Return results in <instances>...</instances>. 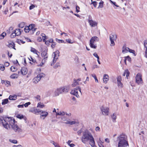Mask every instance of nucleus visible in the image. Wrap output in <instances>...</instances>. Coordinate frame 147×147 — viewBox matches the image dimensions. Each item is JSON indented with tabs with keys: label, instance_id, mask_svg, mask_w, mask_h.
<instances>
[{
	"label": "nucleus",
	"instance_id": "1",
	"mask_svg": "<svg viewBox=\"0 0 147 147\" xmlns=\"http://www.w3.org/2000/svg\"><path fill=\"white\" fill-rule=\"evenodd\" d=\"M82 142L86 144L88 141L92 146L94 145L95 142L94 138L91 133L88 129H85L82 132V135L81 138Z\"/></svg>",
	"mask_w": 147,
	"mask_h": 147
},
{
	"label": "nucleus",
	"instance_id": "2",
	"mask_svg": "<svg viewBox=\"0 0 147 147\" xmlns=\"http://www.w3.org/2000/svg\"><path fill=\"white\" fill-rule=\"evenodd\" d=\"M119 140L118 147H126L129 146L127 136L125 134H120L117 138Z\"/></svg>",
	"mask_w": 147,
	"mask_h": 147
},
{
	"label": "nucleus",
	"instance_id": "3",
	"mask_svg": "<svg viewBox=\"0 0 147 147\" xmlns=\"http://www.w3.org/2000/svg\"><path fill=\"white\" fill-rule=\"evenodd\" d=\"M10 120H9V121H8V124L9 127H8L7 129L10 128L11 127H12L13 129L16 131L18 132H20L22 131V129H20L17 125L14 124L15 120L14 119H12V118L10 117Z\"/></svg>",
	"mask_w": 147,
	"mask_h": 147
},
{
	"label": "nucleus",
	"instance_id": "4",
	"mask_svg": "<svg viewBox=\"0 0 147 147\" xmlns=\"http://www.w3.org/2000/svg\"><path fill=\"white\" fill-rule=\"evenodd\" d=\"M10 119V117H5L3 118V119H2L0 118V125L1 123L3 125V127L5 128H7L9 127L8 125V122Z\"/></svg>",
	"mask_w": 147,
	"mask_h": 147
},
{
	"label": "nucleus",
	"instance_id": "5",
	"mask_svg": "<svg viewBox=\"0 0 147 147\" xmlns=\"http://www.w3.org/2000/svg\"><path fill=\"white\" fill-rule=\"evenodd\" d=\"M59 53L60 52L58 50H57L55 52H54L53 53L52 56H53L54 57L52 62L51 64V66L54 65V63L56 62L57 59H58Z\"/></svg>",
	"mask_w": 147,
	"mask_h": 147
},
{
	"label": "nucleus",
	"instance_id": "6",
	"mask_svg": "<svg viewBox=\"0 0 147 147\" xmlns=\"http://www.w3.org/2000/svg\"><path fill=\"white\" fill-rule=\"evenodd\" d=\"M78 90L81 93V88L79 86H78L76 87V88H74L71 91V94L78 97L79 96L78 92Z\"/></svg>",
	"mask_w": 147,
	"mask_h": 147
},
{
	"label": "nucleus",
	"instance_id": "7",
	"mask_svg": "<svg viewBox=\"0 0 147 147\" xmlns=\"http://www.w3.org/2000/svg\"><path fill=\"white\" fill-rule=\"evenodd\" d=\"M136 82L138 84H142L143 80L142 78L141 75L139 73H138L135 77Z\"/></svg>",
	"mask_w": 147,
	"mask_h": 147
},
{
	"label": "nucleus",
	"instance_id": "8",
	"mask_svg": "<svg viewBox=\"0 0 147 147\" xmlns=\"http://www.w3.org/2000/svg\"><path fill=\"white\" fill-rule=\"evenodd\" d=\"M100 110L104 115H108L109 113V108L108 107L102 106L100 108Z\"/></svg>",
	"mask_w": 147,
	"mask_h": 147
},
{
	"label": "nucleus",
	"instance_id": "9",
	"mask_svg": "<svg viewBox=\"0 0 147 147\" xmlns=\"http://www.w3.org/2000/svg\"><path fill=\"white\" fill-rule=\"evenodd\" d=\"M29 112L33 113L34 114L38 115L41 112V110L33 108L29 110Z\"/></svg>",
	"mask_w": 147,
	"mask_h": 147
},
{
	"label": "nucleus",
	"instance_id": "10",
	"mask_svg": "<svg viewBox=\"0 0 147 147\" xmlns=\"http://www.w3.org/2000/svg\"><path fill=\"white\" fill-rule=\"evenodd\" d=\"M41 55L43 57H44L43 59L42 60V61H43L44 60L45 61L47 59L48 57V55H47V51L45 50L42 51V52L41 53Z\"/></svg>",
	"mask_w": 147,
	"mask_h": 147
},
{
	"label": "nucleus",
	"instance_id": "11",
	"mask_svg": "<svg viewBox=\"0 0 147 147\" xmlns=\"http://www.w3.org/2000/svg\"><path fill=\"white\" fill-rule=\"evenodd\" d=\"M60 88L61 90H62V93H67L69 90L70 88L69 86H65L61 88Z\"/></svg>",
	"mask_w": 147,
	"mask_h": 147
},
{
	"label": "nucleus",
	"instance_id": "12",
	"mask_svg": "<svg viewBox=\"0 0 147 147\" xmlns=\"http://www.w3.org/2000/svg\"><path fill=\"white\" fill-rule=\"evenodd\" d=\"M98 41V37L94 36L92 37L90 40V42L94 43L96 42H97Z\"/></svg>",
	"mask_w": 147,
	"mask_h": 147
},
{
	"label": "nucleus",
	"instance_id": "13",
	"mask_svg": "<svg viewBox=\"0 0 147 147\" xmlns=\"http://www.w3.org/2000/svg\"><path fill=\"white\" fill-rule=\"evenodd\" d=\"M144 48H145V51L144 56L145 57L147 58V40H144Z\"/></svg>",
	"mask_w": 147,
	"mask_h": 147
},
{
	"label": "nucleus",
	"instance_id": "14",
	"mask_svg": "<svg viewBox=\"0 0 147 147\" xmlns=\"http://www.w3.org/2000/svg\"><path fill=\"white\" fill-rule=\"evenodd\" d=\"M28 69L25 67H23L21 70V72L22 74L23 75H26L28 73Z\"/></svg>",
	"mask_w": 147,
	"mask_h": 147
},
{
	"label": "nucleus",
	"instance_id": "15",
	"mask_svg": "<svg viewBox=\"0 0 147 147\" xmlns=\"http://www.w3.org/2000/svg\"><path fill=\"white\" fill-rule=\"evenodd\" d=\"M42 114H40V117L41 118L42 117H44L43 118V119H44L48 115V114L47 112L45 111H43L41 110V112H40Z\"/></svg>",
	"mask_w": 147,
	"mask_h": 147
},
{
	"label": "nucleus",
	"instance_id": "16",
	"mask_svg": "<svg viewBox=\"0 0 147 147\" xmlns=\"http://www.w3.org/2000/svg\"><path fill=\"white\" fill-rule=\"evenodd\" d=\"M117 35L114 33H112L110 35V40H116L117 39Z\"/></svg>",
	"mask_w": 147,
	"mask_h": 147
},
{
	"label": "nucleus",
	"instance_id": "17",
	"mask_svg": "<svg viewBox=\"0 0 147 147\" xmlns=\"http://www.w3.org/2000/svg\"><path fill=\"white\" fill-rule=\"evenodd\" d=\"M62 90H61V88H57L55 91L54 93L55 96H57L59 95V94L62 93Z\"/></svg>",
	"mask_w": 147,
	"mask_h": 147
},
{
	"label": "nucleus",
	"instance_id": "18",
	"mask_svg": "<svg viewBox=\"0 0 147 147\" xmlns=\"http://www.w3.org/2000/svg\"><path fill=\"white\" fill-rule=\"evenodd\" d=\"M103 81L105 84L107 83L109 80V76L107 74H105L103 76Z\"/></svg>",
	"mask_w": 147,
	"mask_h": 147
},
{
	"label": "nucleus",
	"instance_id": "19",
	"mask_svg": "<svg viewBox=\"0 0 147 147\" xmlns=\"http://www.w3.org/2000/svg\"><path fill=\"white\" fill-rule=\"evenodd\" d=\"M128 47H126L125 45H124L122 47V52L123 53H127L128 52Z\"/></svg>",
	"mask_w": 147,
	"mask_h": 147
},
{
	"label": "nucleus",
	"instance_id": "20",
	"mask_svg": "<svg viewBox=\"0 0 147 147\" xmlns=\"http://www.w3.org/2000/svg\"><path fill=\"white\" fill-rule=\"evenodd\" d=\"M90 25L92 27H94L97 25V23L95 21L92 20L91 21L88 22Z\"/></svg>",
	"mask_w": 147,
	"mask_h": 147
},
{
	"label": "nucleus",
	"instance_id": "21",
	"mask_svg": "<svg viewBox=\"0 0 147 147\" xmlns=\"http://www.w3.org/2000/svg\"><path fill=\"white\" fill-rule=\"evenodd\" d=\"M7 46L9 48H13L15 50H16L15 47V45L14 43L13 42H12L11 43H9V44L7 45Z\"/></svg>",
	"mask_w": 147,
	"mask_h": 147
},
{
	"label": "nucleus",
	"instance_id": "22",
	"mask_svg": "<svg viewBox=\"0 0 147 147\" xmlns=\"http://www.w3.org/2000/svg\"><path fill=\"white\" fill-rule=\"evenodd\" d=\"M40 80V79L37 76L36 77L34 78L32 80L33 82L35 84H37Z\"/></svg>",
	"mask_w": 147,
	"mask_h": 147
},
{
	"label": "nucleus",
	"instance_id": "23",
	"mask_svg": "<svg viewBox=\"0 0 147 147\" xmlns=\"http://www.w3.org/2000/svg\"><path fill=\"white\" fill-rule=\"evenodd\" d=\"M13 32H15L16 34L15 35H17V36H19L21 34V33L20 29H16L15 30H14Z\"/></svg>",
	"mask_w": 147,
	"mask_h": 147
},
{
	"label": "nucleus",
	"instance_id": "24",
	"mask_svg": "<svg viewBox=\"0 0 147 147\" xmlns=\"http://www.w3.org/2000/svg\"><path fill=\"white\" fill-rule=\"evenodd\" d=\"M17 96L14 95L13 96L10 95L9 99L10 100H15L17 99Z\"/></svg>",
	"mask_w": 147,
	"mask_h": 147
},
{
	"label": "nucleus",
	"instance_id": "25",
	"mask_svg": "<svg viewBox=\"0 0 147 147\" xmlns=\"http://www.w3.org/2000/svg\"><path fill=\"white\" fill-rule=\"evenodd\" d=\"M79 84V83L75 79L74 80L73 83L71 84L72 87H75Z\"/></svg>",
	"mask_w": 147,
	"mask_h": 147
},
{
	"label": "nucleus",
	"instance_id": "26",
	"mask_svg": "<svg viewBox=\"0 0 147 147\" xmlns=\"http://www.w3.org/2000/svg\"><path fill=\"white\" fill-rule=\"evenodd\" d=\"M8 99L7 98L4 99L2 100V104L4 105L8 103Z\"/></svg>",
	"mask_w": 147,
	"mask_h": 147
},
{
	"label": "nucleus",
	"instance_id": "27",
	"mask_svg": "<svg viewBox=\"0 0 147 147\" xmlns=\"http://www.w3.org/2000/svg\"><path fill=\"white\" fill-rule=\"evenodd\" d=\"M65 113L64 112H63V111H62V112L60 111V112H56V115L57 116V115H59L63 116V115H65Z\"/></svg>",
	"mask_w": 147,
	"mask_h": 147
},
{
	"label": "nucleus",
	"instance_id": "28",
	"mask_svg": "<svg viewBox=\"0 0 147 147\" xmlns=\"http://www.w3.org/2000/svg\"><path fill=\"white\" fill-rule=\"evenodd\" d=\"M103 1H101L99 3V5L98 8H102V7H103Z\"/></svg>",
	"mask_w": 147,
	"mask_h": 147
},
{
	"label": "nucleus",
	"instance_id": "29",
	"mask_svg": "<svg viewBox=\"0 0 147 147\" xmlns=\"http://www.w3.org/2000/svg\"><path fill=\"white\" fill-rule=\"evenodd\" d=\"M31 51L32 52L36 54L37 55H38L37 54L38 51L36 49H35L34 48H33L32 47H31Z\"/></svg>",
	"mask_w": 147,
	"mask_h": 147
},
{
	"label": "nucleus",
	"instance_id": "30",
	"mask_svg": "<svg viewBox=\"0 0 147 147\" xmlns=\"http://www.w3.org/2000/svg\"><path fill=\"white\" fill-rule=\"evenodd\" d=\"M90 46L92 48L94 49H96L97 47V46L96 44L94 45V43H90Z\"/></svg>",
	"mask_w": 147,
	"mask_h": 147
},
{
	"label": "nucleus",
	"instance_id": "31",
	"mask_svg": "<svg viewBox=\"0 0 147 147\" xmlns=\"http://www.w3.org/2000/svg\"><path fill=\"white\" fill-rule=\"evenodd\" d=\"M35 26V24H32L31 25H30L29 26H28V27L29 28V29L30 30H32L33 28H34Z\"/></svg>",
	"mask_w": 147,
	"mask_h": 147
},
{
	"label": "nucleus",
	"instance_id": "32",
	"mask_svg": "<svg viewBox=\"0 0 147 147\" xmlns=\"http://www.w3.org/2000/svg\"><path fill=\"white\" fill-rule=\"evenodd\" d=\"M91 76L92 77L94 78L95 80V81L96 82H97V83L98 82V80L97 79V78L95 74H91Z\"/></svg>",
	"mask_w": 147,
	"mask_h": 147
},
{
	"label": "nucleus",
	"instance_id": "33",
	"mask_svg": "<svg viewBox=\"0 0 147 147\" xmlns=\"http://www.w3.org/2000/svg\"><path fill=\"white\" fill-rule=\"evenodd\" d=\"M6 34L5 32H3L0 35V37H1V38H0V39H2L4 38V37L6 36Z\"/></svg>",
	"mask_w": 147,
	"mask_h": 147
},
{
	"label": "nucleus",
	"instance_id": "34",
	"mask_svg": "<svg viewBox=\"0 0 147 147\" xmlns=\"http://www.w3.org/2000/svg\"><path fill=\"white\" fill-rule=\"evenodd\" d=\"M37 77H38L39 78H40V79L42 77H44L45 76V74L43 73H41L37 75Z\"/></svg>",
	"mask_w": 147,
	"mask_h": 147
},
{
	"label": "nucleus",
	"instance_id": "35",
	"mask_svg": "<svg viewBox=\"0 0 147 147\" xmlns=\"http://www.w3.org/2000/svg\"><path fill=\"white\" fill-rule=\"evenodd\" d=\"M10 69L12 72H15L16 71L17 69L15 67L12 66L11 67Z\"/></svg>",
	"mask_w": 147,
	"mask_h": 147
},
{
	"label": "nucleus",
	"instance_id": "36",
	"mask_svg": "<svg viewBox=\"0 0 147 147\" xmlns=\"http://www.w3.org/2000/svg\"><path fill=\"white\" fill-rule=\"evenodd\" d=\"M79 123V122H76L75 121H69V124L71 125H74V124H78Z\"/></svg>",
	"mask_w": 147,
	"mask_h": 147
},
{
	"label": "nucleus",
	"instance_id": "37",
	"mask_svg": "<svg viewBox=\"0 0 147 147\" xmlns=\"http://www.w3.org/2000/svg\"><path fill=\"white\" fill-rule=\"evenodd\" d=\"M128 49V52L130 53H132L135 56H136V55L135 54V52L134 50L130 49L129 48V49Z\"/></svg>",
	"mask_w": 147,
	"mask_h": 147
},
{
	"label": "nucleus",
	"instance_id": "38",
	"mask_svg": "<svg viewBox=\"0 0 147 147\" xmlns=\"http://www.w3.org/2000/svg\"><path fill=\"white\" fill-rule=\"evenodd\" d=\"M10 77L12 78H17L18 77V75L16 74H13L11 75Z\"/></svg>",
	"mask_w": 147,
	"mask_h": 147
},
{
	"label": "nucleus",
	"instance_id": "39",
	"mask_svg": "<svg viewBox=\"0 0 147 147\" xmlns=\"http://www.w3.org/2000/svg\"><path fill=\"white\" fill-rule=\"evenodd\" d=\"M24 117V115L20 114H18L16 116V117L20 119H23Z\"/></svg>",
	"mask_w": 147,
	"mask_h": 147
},
{
	"label": "nucleus",
	"instance_id": "40",
	"mask_svg": "<svg viewBox=\"0 0 147 147\" xmlns=\"http://www.w3.org/2000/svg\"><path fill=\"white\" fill-rule=\"evenodd\" d=\"M9 141L10 142L14 144H17L18 142L17 141L15 140L9 139Z\"/></svg>",
	"mask_w": 147,
	"mask_h": 147
},
{
	"label": "nucleus",
	"instance_id": "41",
	"mask_svg": "<svg viewBox=\"0 0 147 147\" xmlns=\"http://www.w3.org/2000/svg\"><path fill=\"white\" fill-rule=\"evenodd\" d=\"M44 105H41L40 102L38 103L37 105V107H39L40 108H42L44 107Z\"/></svg>",
	"mask_w": 147,
	"mask_h": 147
},
{
	"label": "nucleus",
	"instance_id": "42",
	"mask_svg": "<svg viewBox=\"0 0 147 147\" xmlns=\"http://www.w3.org/2000/svg\"><path fill=\"white\" fill-rule=\"evenodd\" d=\"M24 31L26 33H28L29 32L30 30L28 26H26L24 28Z\"/></svg>",
	"mask_w": 147,
	"mask_h": 147
},
{
	"label": "nucleus",
	"instance_id": "43",
	"mask_svg": "<svg viewBox=\"0 0 147 147\" xmlns=\"http://www.w3.org/2000/svg\"><path fill=\"white\" fill-rule=\"evenodd\" d=\"M5 69V67L4 66L3 64L0 65V69L2 71L4 70Z\"/></svg>",
	"mask_w": 147,
	"mask_h": 147
},
{
	"label": "nucleus",
	"instance_id": "44",
	"mask_svg": "<svg viewBox=\"0 0 147 147\" xmlns=\"http://www.w3.org/2000/svg\"><path fill=\"white\" fill-rule=\"evenodd\" d=\"M125 58H126L127 60L129 62H131V58L129 57V56H128L127 57H124Z\"/></svg>",
	"mask_w": 147,
	"mask_h": 147
},
{
	"label": "nucleus",
	"instance_id": "45",
	"mask_svg": "<svg viewBox=\"0 0 147 147\" xmlns=\"http://www.w3.org/2000/svg\"><path fill=\"white\" fill-rule=\"evenodd\" d=\"M34 98L37 100V101L40 100V96L39 95H37L36 96L34 97Z\"/></svg>",
	"mask_w": 147,
	"mask_h": 147
},
{
	"label": "nucleus",
	"instance_id": "46",
	"mask_svg": "<svg viewBox=\"0 0 147 147\" xmlns=\"http://www.w3.org/2000/svg\"><path fill=\"white\" fill-rule=\"evenodd\" d=\"M111 41V46H114L115 45V43L114 42L115 40H110Z\"/></svg>",
	"mask_w": 147,
	"mask_h": 147
},
{
	"label": "nucleus",
	"instance_id": "47",
	"mask_svg": "<svg viewBox=\"0 0 147 147\" xmlns=\"http://www.w3.org/2000/svg\"><path fill=\"white\" fill-rule=\"evenodd\" d=\"M117 82H119V83H120V82L121 80V76H118L117 78Z\"/></svg>",
	"mask_w": 147,
	"mask_h": 147
},
{
	"label": "nucleus",
	"instance_id": "48",
	"mask_svg": "<svg viewBox=\"0 0 147 147\" xmlns=\"http://www.w3.org/2000/svg\"><path fill=\"white\" fill-rule=\"evenodd\" d=\"M82 129L81 128L78 131L77 133V134L78 136H80L82 133Z\"/></svg>",
	"mask_w": 147,
	"mask_h": 147
},
{
	"label": "nucleus",
	"instance_id": "49",
	"mask_svg": "<svg viewBox=\"0 0 147 147\" xmlns=\"http://www.w3.org/2000/svg\"><path fill=\"white\" fill-rule=\"evenodd\" d=\"M91 3V4H93L94 6V7H96L97 5V2L96 1H92Z\"/></svg>",
	"mask_w": 147,
	"mask_h": 147
},
{
	"label": "nucleus",
	"instance_id": "50",
	"mask_svg": "<svg viewBox=\"0 0 147 147\" xmlns=\"http://www.w3.org/2000/svg\"><path fill=\"white\" fill-rule=\"evenodd\" d=\"M16 34L15 32H14L13 33H12L10 35V37L11 38H13L15 36H16L17 35H16Z\"/></svg>",
	"mask_w": 147,
	"mask_h": 147
},
{
	"label": "nucleus",
	"instance_id": "51",
	"mask_svg": "<svg viewBox=\"0 0 147 147\" xmlns=\"http://www.w3.org/2000/svg\"><path fill=\"white\" fill-rule=\"evenodd\" d=\"M99 140L100 142H98V145L99 146V147H102H102H104V146H103V145L101 144V143H103V142H102V141L100 140V138H99Z\"/></svg>",
	"mask_w": 147,
	"mask_h": 147
},
{
	"label": "nucleus",
	"instance_id": "52",
	"mask_svg": "<svg viewBox=\"0 0 147 147\" xmlns=\"http://www.w3.org/2000/svg\"><path fill=\"white\" fill-rule=\"evenodd\" d=\"M56 40L59 43H64V41L63 40L58 39L57 38H56Z\"/></svg>",
	"mask_w": 147,
	"mask_h": 147
},
{
	"label": "nucleus",
	"instance_id": "53",
	"mask_svg": "<svg viewBox=\"0 0 147 147\" xmlns=\"http://www.w3.org/2000/svg\"><path fill=\"white\" fill-rule=\"evenodd\" d=\"M60 66V63L58 62L56 63L54 66V67L55 68H57L59 66Z\"/></svg>",
	"mask_w": 147,
	"mask_h": 147
},
{
	"label": "nucleus",
	"instance_id": "54",
	"mask_svg": "<svg viewBox=\"0 0 147 147\" xmlns=\"http://www.w3.org/2000/svg\"><path fill=\"white\" fill-rule=\"evenodd\" d=\"M111 117L113 120V121L114 122V120H115L116 119V116L113 113V115L111 116Z\"/></svg>",
	"mask_w": 147,
	"mask_h": 147
},
{
	"label": "nucleus",
	"instance_id": "55",
	"mask_svg": "<svg viewBox=\"0 0 147 147\" xmlns=\"http://www.w3.org/2000/svg\"><path fill=\"white\" fill-rule=\"evenodd\" d=\"M24 23H21L19 24V27L20 28H22L24 27Z\"/></svg>",
	"mask_w": 147,
	"mask_h": 147
},
{
	"label": "nucleus",
	"instance_id": "56",
	"mask_svg": "<svg viewBox=\"0 0 147 147\" xmlns=\"http://www.w3.org/2000/svg\"><path fill=\"white\" fill-rule=\"evenodd\" d=\"M110 1L111 3L113 4L115 6H116V7H119V5H118L116 4V3L115 2L111 0H110Z\"/></svg>",
	"mask_w": 147,
	"mask_h": 147
},
{
	"label": "nucleus",
	"instance_id": "57",
	"mask_svg": "<svg viewBox=\"0 0 147 147\" xmlns=\"http://www.w3.org/2000/svg\"><path fill=\"white\" fill-rule=\"evenodd\" d=\"M53 43L51 44V47L53 49L55 48V46L56 44V43L55 42H52Z\"/></svg>",
	"mask_w": 147,
	"mask_h": 147
},
{
	"label": "nucleus",
	"instance_id": "58",
	"mask_svg": "<svg viewBox=\"0 0 147 147\" xmlns=\"http://www.w3.org/2000/svg\"><path fill=\"white\" fill-rule=\"evenodd\" d=\"M125 74H126V77L127 78L128 76H129V73L128 70H125Z\"/></svg>",
	"mask_w": 147,
	"mask_h": 147
},
{
	"label": "nucleus",
	"instance_id": "59",
	"mask_svg": "<svg viewBox=\"0 0 147 147\" xmlns=\"http://www.w3.org/2000/svg\"><path fill=\"white\" fill-rule=\"evenodd\" d=\"M30 104L31 103L30 102H26L24 104V106L26 107H27L29 105H30Z\"/></svg>",
	"mask_w": 147,
	"mask_h": 147
},
{
	"label": "nucleus",
	"instance_id": "60",
	"mask_svg": "<svg viewBox=\"0 0 147 147\" xmlns=\"http://www.w3.org/2000/svg\"><path fill=\"white\" fill-rule=\"evenodd\" d=\"M53 144L55 146V147H60L57 144L55 143L54 141H52Z\"/></svg>",
	"mask_w": 147,
	"mask_h": 147
},
{
	"label": "nucleus",
	"instance_id": "61",
	"mask_svg": "<svg viewBox=\"0 0 147 147\" xmlns=\"http://www.w3.org/2000/svg\"><path fill=\"white\" fill-rule=\"evenodd\" d=\"M92 20V17L90 15H89L88 20V22L91 21V20Z\"/></svg>",
	"mask_w": 147,
	"mask_h": 147
},
{
	"label": "nucleus",
	"instance_id": "62",
	"mask_svg": "<svg viewBox=\"0 0 147 147\" xmlns=\"http://www.w3.org/2000/svg\"><path fill=\"white\" fill-rule=\"evenodd\" d=\"M66 41L69 43H73V42H71V40L70 39H66Z\"/></svg>",
	"mask_w": 147,
	"mask_h": 147
},
{
	"label": "nucleus",
	"instance_id": "63",
	"mask_svg": "<svg viewBox=\"0 0 147 147\" xmlns=\"http://www.w3.org/2000/svg\"><path fill=\"white\" fill-rule=\"evenodd\" d=\"M30 59H29L30 61H32L34 63L35 62H36V61L35 60V59H34L33 58H32V57H30Z\"/></svg>",
	"mask_w": 147,
	"mask_h": 147
},
{
	"label": "nucleus",
	"instance_id": "64",
	"mask_svg": "<svg viewBox=\"0 0 147 147\" xmlns=\"http://www.w3.org/2000/svg\"><path fill=\"white\" fill-rule=\"evenodd\" d=\"M93 55L94 57H96L97 59H98V58H99V56H98V55L96 53H94L93 54Z\"/></svg>",
	"mask_w": 147,
	"mask_h": 147
}]
</instances>
